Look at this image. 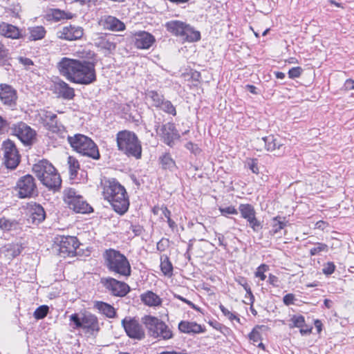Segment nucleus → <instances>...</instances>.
Returning <instances> with one entry per match:
<instances>
[{
	"label": "nucleus",
	"instance_id": "2",
	"mask_svg": "<svg viewBox=\"0 0 354 354\" xmlns=\"http://www.w3.org/2000/svg\"><path fill=\"white\" fill-rule=\"evenodd\" d=\"M102 187L104 198L110 203L114 211L120 215L126 213L129 201L124 187L114 178L105 180Z\"/></svg>",
	"mask_w": 354,
	"mask_h": 354
},
{
	"label": "nucleus",
	"instance_id": "24",
	"mask_svg": "<svg viewBox=\"0 0 354 354\" xmlns=\"http://www.w3.org/2000/svg\"><path fill=\"white\" fill-rule=\"evenodd\" d=\"M55 93L58 97L65 100H71L75 97L74 88L63 80H59L55 83Z\"/></svg>",
	"mask_w": 354,
	"mask_h": 354
},
{
	"label": "nucleus",
	"instance_id": "54",
	"mask_svg": "<svg viewBox=\"0 0 354 354\" xmlns=\"http://www.w3.org/2000/svg\"><path fill=\"white\" fill-rule=\"evenodd\" d=\"M268 268V266L265 264H261L260 266L257 268V270L255 272V276L257 277H259L261 280L264 281L266 278L264 272L266 271Z\"/></svg>",
	"mask_w": 354,
	"mask_h": 354
},
{
	"label": "nucleus",
	"instance_id": "14",
	"mask_svg": "<svg viewBox=\"0 0 354 354\" xmlns=\"http://www.w3.org/2000/svg\"><path fill=\"white\" fill-rule=\"evenodd\" d=\"M157 133L162 138L164 142L171 147L175 140L180 138V135L176 129L175 124L172 122H167L161 127L156 125Z\"/></svg>",
	"mask_w": 354,
	"mask_h": 354
},
{
	"label": "nucleus",
	"instance_id": "48",
	"mask_svg": "<svg viewBox=\"0 0 354 354\" xmlns=\"http://www.w3.org/2000/svg\"><path fill=\"white\" fill-rule=\"evenodd\" d=\"M218 210L220 211L222 216H227L229 214H237L238 210L232 205L227 207H219Z\"/></svg>",
	"mask_w": 354,
	"mask_h": 354
},
{
	"label": "nucleus",
	"instance_id": "18",
	"mask_svg": "<svg viewBox=\"0 0 354 354\" xmlns=\"http://www.w3.org/2000/svg\"><path fill=\"white\" fill-rule=\"evenodd\" d=\"M0 100L1 102L8 106L16 105L17 94L16 90L10 85L6 84H0Z\"/></svg>",
	"mask_w": 354,
	"mask_h": 354
},
{
	"label": "nucleus",
	"instance_id": "6",
	"mask_svg": "<svg viewBox=\"0 0 354 354\" xmlns=\"http://www.w3.org/2000/svg\"><path fill=\"white\" fill-rule=\"evenodd\" d=\"M68 141L74 150L82 156L98 160L100 158L98 147L88 137L82 134L68 136Z\"/></svg>",
	"mask_w": 354,
	"mask_h": 354
},
{
	"label": "nucleus",
	"instance_id": "19",
	"mask_svg": "<svg viewBox=\"0 0 354 354\" xmlns=\"http://www.w3.org/2000/svg\"><path fill=\"white\" fill-rule=\"evenodd\" d=\"M38 115L42 124L49 131L57 132L60 130V127L58 125L57 122V116L55 113L43 109L40 111Z\"/></svg>",
	"mask_w": 354,
	"mask_h": 354
},
{
	"label": "nucleus",
	"instance_id": "28",
	"mask_svg": "<svg viewBox=\"0 0 354 354\" xmlns=\"http://www.w3.org/2000/svg\"><path fill=\"white\" fill-rule=\"evenodd\" d=\"M30 218L33 223H40L46 218V213L43 207L37 203L30 204L29 207Z\"/></svg>",
	"mask_w": 354,
	"mask_h": 354
},
{
	"label": "nucleus",
	"instance_id": "64",
	"mask_svg": "<svg viewBox=\"0 0 354 354\" xmlns=\"http://www.w3.org/2000/svg\"><path fill=\"white\" fill-rule=\"evenodd\" d=\"M344 86L346 90L354 89V80L351 79L346 80L344 84Z\"/></svg>",
	"mask_w": 354,
	"mask_h": 354
},
{
	"label": "nucleus",
	"instance_id": "17",
	"mask_svg": "<svg viewBox=\"0 0 354 354\" xmlns=\"http://www.w3.org/2000/svg\"><path fill=\"white\" fill-rule=\"evenodd\" d=\"M260 142H262L265 148L267 151L274 152L276 156H281L285 152L284 145L281 142L279 138H277L273 135H269L266 137H263Z\"/></svg>",
	"mask_w": 354,
	"mask_h": 354
},
{
	"label": "nucleus",
	"instance_id": "61",
	"mask_svg": "<svg viewBox=\"0 0 354 354\" xmlns=\"http://www.w3.org/2000/svg\"><path fill=\"white\" fill-rule=\"evenodd\" d=\"M19 61L21 64L26 66H30L33 65V62L28 57H20L19 58Z\"/></svg>",
	"mask_w": 354,
	"mask_h": 354
},
{
	"label": "nucleus",
	"instance_id": "47",
	"mask_svg": "<svg viewBox=\"0 0 354 354\" xmlns=\"http://www.w3.org/2000/svg\"><path fill=\"white\" fill-rule=\"evenodd\" d=\"M286 225V223L284 221H281L280 217L274 218L272 227V233L274 234L278 233L281 230L283 229Z\"/></svg>",
	"mask_w": 354,
	"mask_h": 354
},
{
	"label": "nucleus",
	"instance_id": "43",
	"mask_svg": "<svg viewBox=\"0 0 354 354\" xmlns=\"http://www.w3.org/2000/svg\"><path fill=\"white\" fill-rule=\"evenodd\" d=\"M328 250V246L323 243H317L314 248L310 250V254L311 256H315L319 254L321 252H327Z\"/></svg>",
	"mask_w": 354,
	"mask_h": 354
},
{
	"label": "nucleus",
	"instance_id": "1",
	"mask_svg": "<svg viewBox=\"0 0 354 354\" xmlns=\"http://www.w3.org/2000/svg\"><path fill=\"white\" fill-rule=\"evenodd\" d=\"M93 61L63 57L58 64L60 73L69 81L79 84H90L96 80Z\"/></svg>",
	"mask_w": 354,
	"mask_h": 354
},
{
	"label": "nucleus",
	"instance_id": "16",
	"mask_svg": "<svg viewBox=\"0 0 354 354\" xmlns=\"http://www.w3.org/2000/svg\"><path fill=\"white\" fill-rule=\"evenodd\" d=\"M134 46L138 49H149L156 42V39L151 33L140 30L133 35Z\"/></svg>",
	"mask_w": 354,
	"mask_h": 354
},
{
	"label": "nucleus",
	"instance_id": "49",
	"mask_svg": "<svg viewBox=\"0 0 354 354\" xmlns=\"http://www.w3.org/2000/svg\"><path fill=\"white\" fill-rule=\"evenodd\" d=\"M219 308L221 309L223 314L227 317L230 321L236 320L240 322V319L234 313L227 309L223 305L220 304Z\"/></svg>",
	"mask_w": 354,
	"mask_h": 354
},
{
	"label": "nucleus",
	"instance_id": "30",
	"mask_svg": "<svg viewBox=\"0 0 354 354\" xmlns=\"http://www.w3.org/2000/svg\"><path fill=\"white\" fill-rule=\"evenodd\" d=\"M141 301L148 306H158L162 304V299L152 291L148 290L140 295Z\"/></svg>",
	"mask_w": 354,
	"mask_h": 354
},
{
	"label": "nucleus",
	"instance_id": "3",
	"mask_svg": "<svg viewBox=\"0 0 354 354\" xmlns=\"http://www.w3.org/2000/svg\"><path fill=\"white\" fill-rule=\"evenodd\" d=\"M107 270L118 277H129L131 274L130 263L124 254L115 249L106 250L102 254Z\"/></svg>",
	"mask_w": 354,
	"mask_h": 354
},
{
	"label": "nucleus",
	"instance_id": "36",
	"mask_svg": "<svg viewBox=\"0 0 354 354\" xmlns=\"http://www.w3.org/2000/svg\"><path fill=\"white\" fill-rule=\"evenodd\" d=\"M159 159L162 169L172 171L176 167L175 161L169 153L162 155Z\"/></svg>",
	"mask_w": 354,
	"mask_h": 354
},
{
	"label": "nucleus",
	"instance_id": "32",
	"mask_svg": "<svg viewBox=\"0 0 354 354\" xmlns=\"http://www.w3.org/2000/svg\"><path fill=\"white\" fill-rule=\"evenodd\" d=\"M182 39L189 42H194L201 39V33L194 30L189 24H187L185 28V33L182 36Z\"/></svg>",
	"mask_w": 354,
	"mask_h": 354
},
{
	"label": "nucleus",
	"instance_id": "62",
	"mask_svg": "<svg viewBox=\"0 0 354 354\" xmlns=\"http://www.w3.org/2000/svg\"><path fill=\"white\" fill-rule=\"evenodd\" d=\"M7 56V50L4 46L0 42V63L3 62Z\"/></svg>",
	"mask_w": 354,
	"mask_h": 354
},
{
	"label": "nucleus",
	"instance_id": "34",
	"mask_svg": "<svg viewBox=\"0 0 354 354\" xmlns=\"http://www.w3.org/2000/svg\"><path fill=\"white\" fill-rule=\"evenodd\" d=\"M158 333V334H156V337H154V338H160L164 340H167L173 337V333L171 330L163 321H162V323L159 326Z\"/></svg>",
	"mask_w": 354,
	"mask_h": 354
},
{
	"label": "nucleus",
	"instance_id": "11",
	"mask_svg": "<svg viewBox=\"0 0 354 354\" xmlns=\"http://www.w3.org/2000/svg\"><path fill=\"white\" fill-rule=\"evenodd\" d=\"M127 335L133 339L142 340L145 338V330L142 324L135 317H125L121 322Z\"/></svg>",
	"mask_w": 354,
	"mask_h": 354
},
{
	"label": "nucleus",
	"instance_id": "15",
	"mask_svg": "<svg viewBox=\"0 0 354 354\" xmlns=\"http://www.w3.org/2000/svg\"><path fill=\"white\" fill-rule=\"evenodd\" d=\"M13 133L24 144H30L36 133L24 122H19L14 124L12 127Z\"/></svg>",
	"mask_w": 354,
	"mask_h": 354
},
{
	"label": "nucleus",
	"instance_id": "50",
	"mask_svg": "<svg viewBox=\"0 0 354 354\" xmlns=\"http://www.w3.org/2000/svg\"><path fill=\"white\" fill-rule=\"evenodd\" d=\"M248 167L254 173L259 174L258 160L256 158L248 159L246 160Z\"/></svg>",
	"mask_w": 354,
	"mask_h": 354
},
{
	"label": "nucleus",
	"instance_id": "10",
	"mask_svg": "<svg viewBox=\"0 0 354 354\" xmlns=\"http://www.w3.org/2000/svg\"><path fill=\"white\" fill-rule=\"evenodd\" d=\"M100 283L107 292L114 297H123L131 290L127 283L111 277H102Z\"/></svg>",
	"mask_w": 354,
	"mask_h": 354
},
{
	"label": "nucleus",
	"instance_id": "26",
	"mask_svg": "<svg viewBox=\"0 0 354 354\" xmlns=\"http://www.w3.org/2000/svg\"><path fill=\"white\" fill-rule=\"evenodd\" d=\"M0 35L13 39L23 37L21 30L17 26L5 22L0 24Z\"/></svg>",
	"mask_w": 354,
	"mask_h": 354
},
{
	"label": "nucleus",
	"instance_id": "55",
	"mask_svg": "<svg viewBox=\"0 0 354 354\" xmlns=\"http://www.w3.org/2000/svg\"><path fill=\"white\" fill-rule=\"evenodd\" d=\"M169 239L162 238L161 239L156 245V248L160 252H163L169 247Z\"/></svg>",
	"mask_w": 354,
	"mask_h": 354
},
{
	"label": "nucleus",
	"instance_id": "59",
	"mask_svg": "<svg viewBox=\"0 0 354 354\" xmlns=\"http://www.w3.org/2000/svg\"><path fill=\"white\" fill-rule=\"evenodd\" d=\"M295 300V295L293 294L289 293L286 295L283 298V301L285 305L290 306L294 304V301Z\"/></svg>",
	"mask_w": 354,
	"mask_h": 354
},
{
	"label": "nucleus",
	"instance_id": "29",
	"mask_svg": "<svg viewBox=\"0 0 354 354\" xmlns=\"http://www.w3.org/2000/svg\"><path fill=\"white\" fill-rule=\"evenodd\" d=\"M187 24L178 20H173L166 23L167 30L173 35L182 37L185 33V28Z\"/></svg>",
	"mask_w": 354,
	"mask_h": 354
},
{
	"label": "nucleus",
	"instance_id": "46",
	"mask_svg": "<svg viewBox=\"0 0 354 354\" xmlns=\"http://www.w3.org/2000/svg\"><path fill=\"white\" fill-rule=\"evenodd\" d=\"M48 306L46 305H42L38 307L34 312V317L36 319H44L48 313Z\"/></svg>",
	"mask_w": 354,
	"mask_h": 354
},
{
	"label": "nucleus",
	"instance_id": "44",
	"mask_svg": "<svg viewBox=\"0 0 354 354\" xmlns=\"http://www.w3.org/2000/svg\"><path fill=\"white\" fill-rule=\"evenodd\" d=\"M24 247L22 244L13 243L9 245L7 250L10 255H11L12 257H16L21 253Z\"/></svg>",
	"mask_w": 354,
	"mask_h": 354
},
{
	"label": "nucleus",
	"instance_id": "25",
	"mask_svg": "<svg viewBox=\"0 0 354 354\" xmlns=\"http://www.w3.org/2000/svg\"><path fill=\"white\" fill-rule=\"evenodd\" d=\"M82 328L86 329L88 332L93 333L100 330L97 317L90 313H85L82 315Z\"/></svg>",
	"mask_w": 354,
	"mask_h": 354
},
{
	"label": "nucleus",
	"instance_id": "35",
	"mask_svg": "<svg viewBox=\"0 0 354 354\" xmlns=\"http://www.w3.org/2000/svg\"><path fill=\"white\" fill-rule=\"evenodd\" d=\"M146 97L150 99L152 101V106L156 108H159L165 100L164 95L156 91H147Z\"/></svg>",
	"mask_w": 354,
	"mask_h": 354
},
{
	"label": "nucleus",
	"instance_id": "40",
	"mask_svg": "<svg viewBox=\"0 0 354 354\" xmlns=\"http://www.w3.org/2000/svg\"><path fill=\"white\" fill-rule=\"evenodd\" d=\"M17 224L15 220H11L6 217L0 218V229L3 231H10L15 229Z\"/></svg>",
	"mask_w": 354,
	"mask_h": 354
},
{
	"label": "nucleus",
	"instance_id": "4",
	"mask_svg": "<svg viewBox=\"0 0 354 354\" xmlns=\"http://www.w3.org/2000/svg\"><path fill=\"white\" fill-rule=\"evenodd\" d=\"M32 171L40 182L49 190L58 191L62 179L55 167L47 160L43 159L35 164Z\"/></svg>",
	"mask_w": 354,
	"mask_h": 354
},
{
	"label": "nucleus",
	"instance_id": "5",
	"mask_svg": "<svg viewBox=\"0 0 354 354\" xmlns=\"http://www.w3.org/2000/svg\"><path fill=\"white\" fill-rule=\"evenodd\" d=\"M118 149L127 156L140 159L142 156V146L135 133L129 131H121L116 135Z\"/></svg>",
	"mask_w": 354,
	"mask_h": 354
},
{
	"label": "nucleus",
	"instance_id": "27",
	"mask_svg": "<svg viewBox=\"0 0 354 354\" xmlns=\"http://www.w3.org/2000/svg\"><path fill=\"white\" fill-rule=\"evenodd\" d=\"M178 330L181 333L187 334H198L205 331V328L201 325L189 321H181L178 324Z\"/></svg>",
	"mask_w": 354,
	"mask_h": 354
},
{
	"label": "nucleus",
	"instance_id": "13",
	"mask_svg": "<svg viewBox=\"0 0 354 354\" xmlns=\"http://www.w3.org/2000/svg\"><path fill=\"white\" fill-rule=\"evenodd\" d=\"M239 211L243 218L245 219L254 232H258L261 228V222L256 217V211L250 204H240Z\"/></svg>",
	"mask_w": 354,
	"mask_h": 354
},
{
	"label": "nucleus",
	"instance_id": "21",
	"mask_svg": "<svg viewBox=\"0 0 354 354\" xmlns=\"http://www.w3.org/2000/svg\"><path fill=\"white\" fill-rule=\"evenodd\" d=\"M99 25L104 29L111 31H122L125 29L124 24L115 17L104 15L99 20Z\"/></svg>",
	"mask_w": 354,
	"mask_h": 354
},
{
	"label": "nucleus",
	"instance_id": "53",
	"mask_svg": "<svg viewBox=\"0 0 354 354\" xmlns=\"http://www.w3.org/2000/svg\"><path fill=\"white\" fill-rule=\"evenodd\" d=\"M335 268L333 262H327L324 265L322 272L326 275H330L335 272Z\"/></svg>",
	"mask_w": 354,
	"mask_h": 354
},
{
	"label": "nucleus",
	"instance_id": "33",
	"mask_svg": "<svg viewBox=\"0 0 354 354\" xmlns=\"http://www.w3.org/2000/svg\"><path fill=\"white\" fill-rule=\"evenodd\" d=\"M30 41H37L43 39L46 35V30L41 26L30 27L28 28Z\"/></svg>",
	"mask_w": 354,
	"mask_h": 354
},
{
	"label": "nucleus",
	"instance_id": "37",
	"mask_svg": "<svg viewBox=\"0 0 354 354\" xmlns=\"http://www.w3.org/2000/svg\"><path fill=\"white\" fill-rule=\"evenodd\" d=\"M68 165L71 178H75L77 175L78 170L80 169L79 162L75 157L69 156L68 158Z\"/></svg>",
	"mask_w": 354,
	"mask_h": 354
},
{
	"label": "nucleus",
	"instance_id": "9",
	"mask_svg": "<svg viewBox=\"0 0 354 354\" xmlns=\"http://www.w3.org/2000/svg\"><path fill=\"white\" fill-rule=\"evenodd\" d=\"M15 189L20 198H32L38 195L35 180L30 174L21 176L18 180Z\"/></svg>",
	"mask_w": 354,
	"mask_h": 354
},
{
	"label": "nucleus",
	"instance_id": "22",
	"mask_svg": "<svg viewBox=\"0 0 354 354\" xmlns=\"http://www.w3.org/2000/svg\"><path fill=\"white\" fill-rule=\"evenodd\" d=\"M113 40V37L102 33H96L93 38L95 46L109 53H112L116 48V44Z\"/></svg>",
	"mask_w": 354,
	"mask_h": 354
},
{
	"label": "nucleus",
	"instance_id": "20",
	"mask_svg": "<svg viewBox=\"0 0 354 354\" xmlns=\"http://www.w3.org/2000/svg\"><path fill=\"white\" fill-rule=\"evenodd\" d=\"M57 34L60 39L73 41L82 38L84 35V30L80 26L69 25L63 27Z\"/></svg>",
	"mask_w": 354,
	"mask_h": 354
},
{
	"label": "nucleus",
	"instance_id": "51",
	"mask_svg": "<svg viewBox=\"0 0 354 354\" xmlns=\"http://www.w3.org/2000/svg\"><path fill=\"white\" fill-rule=\"evenodd\" d=\"M70 321L73 324V328H82V317H80L77 313L72 314L70 316Z\"/></svg>",
	"mask_w": 354,
	"mask_h": 354
},
{
	"label": "nucleus",
	"instance_id": "58",
	"mask_svg": "<svg viewBox=\"0 0 354 354\" xmlns=\"http://www.w3.org/2000/svg\"><path fill=\"white\" fill-rule=\"evenodd\" d=\"M185 147L188 150H189L192 153H194V154H197L200 152V149H199L198 145L192 142H188L185 145Z\"/></svg>",
	"mask_w": 354,
	"mask_h": 354
},
{
	"label": "nucleus",
	"instance_id": "8",
	"mask_svg": "<svg viewBox=\"0 0 354 354\" xmlns=\"http://www.w3.org/2000/svg\"><path fill=\"white\" fill-rule=\"evenodd\" d=\"M55 243L59 254L64 258L75 256L80 244L77 237L72 236H57L55 239Z\"/></svg>",
	"mask_w": 354,
	"mask_h": 354
},
{
	"label": "nucleus",
	"instance_id": "38",
	"mask_svg": "<svg viewBox=\"0 0 354 354\" xmlns=\"http://www.w3.org/2000/svg\"><path fill=\"white\" fill-rule=\"evenodd\" d=\"M236 281L243 287V289H245L246 292L245 297H249L250 299V303L249 304L252 305L254 302V296L252 292L251 288L248 283H247V280L244 277H239V279H236Z\"/></svg>",
	"mask_w": 354,
	"mask_h": 354
},
{
	"label": "nucleus",
	"instance_id": "56",
	"mask_svg": "<svg viewBox=\"0 0 354 354\" xmlns=\"http://www.w3.org/2000/svg\"><path fill=\"white\" fill-rule=\"evenodd\" d=\"M249 339L253 342L254 344L261 339L260 332L254 328L248 335Z\"/></svg>",
	"mask_w": 354,
	"mask_h": 354
},
{
	"label": "nucleus",
	"instance_id": "7",
	"mask_svg": "<svg viewBox=\"0 0 354 354\" xmlns=\"http://www.w3.org/2000/svg\"><path fill=\"white\" fill-rule=\"evenodd\" d=\"M64 201L76 213L86 214L93 211L91 206L81 195L77 194L75 189L66 188L64 190Z\"/></svg>",
	"mask_w": 354,
	"mask_h": 354
},
{
	"label": "nucleus",
	"instance_id": "39",
	"mask_svg": "<svg viewBox=\"0 0 354 354\" xmlns=\"http://www.w3.org/2000/svg\"><path fill=\"white\" fill-rule=\"evenodd\" d=\"M160 269L165 275H171L173 271V266L167 256L164 255L160 258Z\"/></svg>",
	"mask_w": 354,
	"mask_h": 354
},
{
	"label": "nucleus",
	"instance_id": "23",
	"mask_svg": "<svg viewBox=\"0 0 354 354\" xmlns=\"http://www.w3.org/2000/svg\"><path fill=\"white\" fill-rule=\"evenodd\" d=\"M161 323L162 320L156 317L145 315L142 317V324L147 328L149 335L153 338L156 337V334H158V330Z\"/></svg>",
	"mask_w": 354,
	"mask_h": 354
},
{
	"label": "nucleus",
	"instance_id": "57",
	"mask_svg": "<svg viewBox=\"0 0 354 354\" xmlns=\"http://www.w3.org/2000/svg\"><path fill=\"white\" fill-rule=\"evenodd\" d=\"M174 297L183 301L184 303L189 305L192 309L196 310L197 311H200V308L196 306L193 302L191 301L184 298L183 297L179 295H174Z\"/></svg>",
	"mask_w": 354,
	"mask_h": 354
},
{
	"label": "nucleus",
	"instance_id": "41",
	"mask_svg": "<svg viewBox=\"0 0 354 354\" xmlns=\"http://www.w3.org/2000/svg\"><path fill=\"white\" fill-rule=\"evenodd\" d=\"M289 327L302 328L305 326V318L301 315H294L290 319Z\"/></svg>",
	"mask_w": 354,
	"mask_h": 354
},
{
	"label": "nucleus",
	"instance_id": "31",
	"mask_svg": "<svg viewBox=\"0 0 354 354\" xmlns=\"http://www.w3.org/2000/svg\"><path fill=\"white\" fill-rule=\"evenodd\" d=\"M94 308L109 318H114L117 315L114 307L106 302L97 301L94 304Z\"/></svg>",
	"mask_w": 354,
	"mask_h": 354
},
{
	"label": "nucleus",
	"instance_id": "12",
	"mask_svg": "<svg viewBox=\"0 0 354 354\" xmlns=\"http://www.w3.org/2000/svg\"><path fill=\"white\" fill-rule=\"evenodd\" d=\"M4 163L6 167L14 169L20 162V156L15 143L10 140L3 142Z\"/></svg>",
	"mask_w": 354,
	"mask_h": 354
},
{
	"label": "nucleus",
	"instance_id": "60",
	"mask_svg": "<svg viewBox=\"0 0 354 354\" xmlns=\"http://www.w3.org/2000/svg\"><path fill=\"white\" fill-rule=\"evenodd\" d=\"M130 229L134 233L135 236H139L143 232V227L139 225H131L130 227Z\"/></svg>",
	"mask_w": 354,
	"mask_h": 354
},
{
	"label": "nucleus",
	"instance_id": "45",
	"mask_svg": "<svg viewBox=\"0 0 354 354\" xmlns=\"http://www.w3.org/2000/svg\"><path fill=\"white\" fill-rule=\"evenodd\" d=\"M52 16H53V18L55 21H59L61 19L72 18L71 13L65 12L64 11L60 10L59 9L53 10Z\"/></svg>",
	"mask_w": 354,
	"mask_h": 354
},
{
	"label": "nucleus",
	"instance_id": "52",
	"mask_svg": "<svg viewBox=\"0 0 354 354\" xmlns=\"http://www.w3.org/2000/svg\"><path fill=\"white\" fill-rule=\"evenodd\" d=\"M302 71L303 69L299 66L292 67L288 71V75L289 78L295 79L299 77L301 75Z\"/></svg>",
	"mask_w": 354,
	"mask_h": 354
},
{
	"label": "nucleus",
	"instance_id": "63",
	"mask_svg": "<svg viewBox=\"0 0 354 354\" xmlns=\"http://www.w3.org/2000/svg\"><path fill=\"white\" fill-rule=\"evenodd\" d=\"M312 329H313L312 327H308V326H306L305 324V326L304 327L300 328L299 331L302 335H308V334L311 333Z\"/></svg>",
	"mask_w": 354,
	"mask_h": 354
},
{
	"label": "nucleus",
	"instance_id": "42",
	"mask_svg": "<svg viewBox=\"0 0 354 354\" xmlns=\"http://www.w3.org/2000/svg\"><path fill=\"white\" fill-rule=\"evenodd\" d=\"M162 111H165L168 114H171L172 115H176V111L175 106L172 104V103L169 100H166L165 99L163 100V103L158 108Z\"/></svg>",
	"mask_w": 354,
	"mask_h": 354
}]
</instances>
